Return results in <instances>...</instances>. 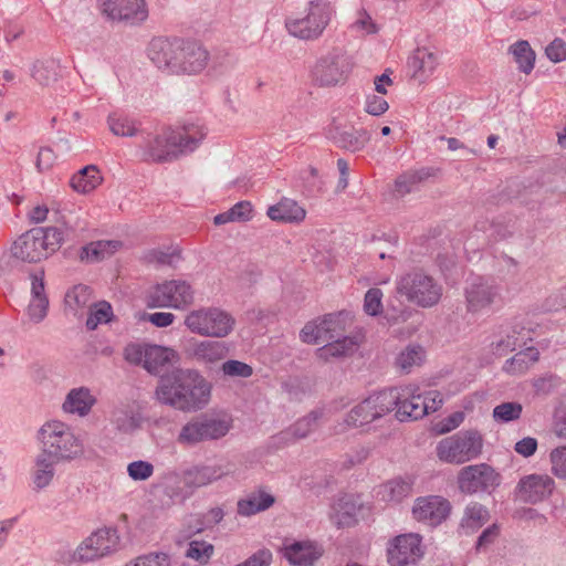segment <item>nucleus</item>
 <instances>
[{
    "label": "nucleus",
    "instance_id": "obj_1",
    "mask_svg": "<svg viewBox=\"0 0 566 566\" xmlns=\"http://www.w3.org/2000/svg\"><path fill=\"white\" fill-rule=\"evenodd\" d=\"M147 55L159 70L176 75L201 73L210 57L201 43L178 38H154L148 44Z\"/></svg>",
    "mask_w": 566,
    "mask_h": 566
},
{
    "label": "nucleus",
    "instance_id": "obj_2",
    "mask_svg": "<svg viewBox=\"0 0 566 566\" xmlns=\"http://www.w3.org/2000/svg\"><path fill=\"white\" fill-rule=\"evenodd\" d=\"M155 395L177 410L196 411L208 405L211 385L197 370L178 368L160 378Z\"/></svg>",
    "mask_w": 566,
    "mask_h": 566
},
{
    "label": "nucleus",
    "instance_id": "obj_3",
    "mask_svg": "<svg viewBox=\"0 0 566 566\" xmlns=\"http://www.w3.org/2000/svg\"><path fill=\"white\" fill-rule=\"evenodd\" d=\"M207 132L198 124L185 125L180 130H165L147 139L143 146L146 161L164 164L192 153L206 137Z\"/></svg>",
    "mask_w": 566,
    "mask_h": 566
},
{
    "label": "nucleus",
    "instance_id": "obj_4",
    "mask_svg": "<svg viewBox=\"0 0 566 566\" xmlns=\"http://www.w3.org/2000/svg\"><path fill=\"white\" fill-rule=\"evenodd\" d=\"M63 242V234L54 227L33 228L18 237L9 255L18 261L35 263L54 253Z\"/></svg>",
    "mask_w": 566,
    "mask_h": 566
},
{
    "label": "nucleus",
    "instance_id": "obj_5",
    "mask_svg": "<svg viewBox=\"0 0 566 566\" xmlns=\"http://www.w3.org/2000/svg\"><path fill=\"white\" fill-rule=\"evenodd\" d=\"M396 293L410 304L431 308L441 301L443 286L424 270L412 269L397 277Z\"/></svg>",
    "mask_w": 566,
    "mask_h": 566
},
{
    "label": "nucleus",
    "instance_id": "obj_6",
    "mask_svg": "<svg viewBox=\"0 0 566 566\" xmlns=\"http://www.w3.org/2000/svg\"><path fill=\"white\" fill-rule=\"evenodd\" d=\"M233 427V419L227 412H207L192 417L179 430L177 442L195 447L224 438Z\"/></svg>",
    "mask_w": 566,
    "mask_h": 566
},
{
    "label": "nucleus",
    "instance_id": "obj_7",
    "mask_svg": "<svg viewBox=\"0 0 566 566\" xmlns=\"http://www.w3.org/2000/svg\"><path fill=\"white\" fill-rule=\"evenodd\" d=\"M41 451L54 460L72 461L83 455L84 447L73 429L59 420L46 421L38 431Z\"/></svg>",
    "mask_w": 566,
    "mask_h": 566
},
{
    "label": "nucleus",
    "instance_id": "obj_8",
    "mask_svg": "<svg viewBox=\"0 0 566 566\" xmlns=\"http://www.w3.org/2000/svg\"><path fill=\"white\" fill-rule=\"evenodd\" d=\"M334 8L326 0L310 2L306 13L302 17H291L285 21L289 33L300 40H317L329 24Z\"/></svg>",
    "mask_w": 566,
    "mask_h": 566
},
{
    "label": "nucleus",
    "instance_id": "obj_9",
    "mask_svg": "<svg viewBox=\"0 0 566 566\" xmlns=\"http://www.w3.org/2000/svg\"><path fill=\"white\" fill-rule=\"evenodd\" d=\"M483 438L478 430H464L440 440L436 453L440 461L463 464L482 453Z\"/></svg>",
    "mask_w": 566,
    "mask_h": 566
},
{
    "label": "nucleus",
    "instance_id": "obj_10",
    "mask_svg": "<svg viewBox=\"0 0 566 566\" xmlns=\"http://www.w3.org/2000/svg\"><path fill=\"white\" fill-rule=\"evenodd\" d=\"M185 326L193 334L223 338L234 328L235 319L218 307H201L190 311L184 321Z\"/></svg>",
    "mask_w": 566,
    "mask_h": 566
},
{
    "label": "nucleus",
    "instance_id": "obj_11",
    "mask_svg": "<svg viewBox=\"0 0 566 566\" xmlns=\"http://www.w3.org/2000/svg\"><path fill=\"white\" fill-rule=\"evenodd\" d=\"M398 394L396 389H386L370 395L350 409L345 423L358 428L380 419L395 409L399 400Z\"/></svg>",
    "mask_w": 566,
    "mask_h": 566
},
{
    "label": "nucleus",
    "instance_id": "obj_12",
    "mask_svg": "<svg viewBox=\"0 0 566 566\" xmlns=\"http://www.w3.org/2000/svg\"><path fill=\"white\" fill-rule=\"evenodd\" d=\"M352 57L339 48H335L321 56L312 71L313 78L322 87L344 84L352 73Z\"/></svg>",
    "mask_w": 566,
    "mask_h": 566
},
{
    "label": "nucleus",
    "instance_id": "obj_13",
    "mask_svg": "<svg viewBox=\"0 0 566 566\" xmlns=\"http://www.w3.org/2000/svg\"><path fill=\"white\" fill-rule=\"evenodd\" d=\"M176 356L174 349L156 344L130 343L124 348L127 363L142 366L151 375H158Z\"/></svg>",
    "mask_w": 566,
    "mask_h": 566
},
{
    "label": "nucleus",
    "instance_id": "obj_14",
    "mask_svg": "<svg viewBox=\"0 0 566 566\" xmlns=\"http://www.w3.org/2000/svg\"><path fill=\"white\" fill-rule=\"evenodd\" d=\"M195 301V291L185 280H170L155 285L148 293V306L184 310Z\"/></svg>",
    "mask_w": 566,
    "mask_h": 566
},
{
    "label": "nucleus",
    "instance_id": "obj_15",
    "mask_svg": "<svg viewBox=\"0 0 566 566\" xmlns=\"http://www.w3.org/2000/svg\"><path fill=\"white\" fill-rule=\"evenodd\" d=\"M119 535L114 527H102L77 545V555L82 563H91L107 557L117 552Z\"/></svg>",
    "mask_w": 566,
    "mask_h": 566
},
{
    "label": "nucleus",
    "instance_id": "obj_16",
    "mask_svg": "<svg viewBox=\"0 0 566 566\" xmlns=\"http://www.w3.org/2000/svg\"><path fill=\"white\" fill-rule=\"evenodd\" d=\"M499 484L500 475L486 463L464 467L458 474L459 489L467 494L486 491Z\"/></svg>",
    "mask_w": 566,
    "mask_h": 566
},
{
    "label": "nucleus",
    "instance_id": "obj_17",
    "mask_svg": "<svg viewBox=\"0 0 566 566\" xmlns=\"http://www.w3.org/2000/svg\"><path fill=\"white\" fill-rule=\"evenodd\" d=\"M534 334L535 329L530 322H514L500 334L499 339L491 344L492 352L496 356H505L517 347L526 346L528 342L533 340Z\"/></svg>",
    "mask_w": 566,
    "mask_h": 566
},
{
    "label": "nucleus",
    "instance_id": "obj_18",
    "mask_svg": "<svg viewBox=\"0 0 566 566\" xmlns=\"http://www.w3.org/2000/svg\"><path fill=\"white\" fill-rule=\"evenodd\" d=\"M102 11L109 19L136 25L148 17L145 0H102Z\"/></svg>",
    "mask_w": 566,
    "mask_h": 566
},
{
    "label": "nucleus",
    "instance_id": "obj_19",
    "mask_svg": "<svg viewBox=\"0 0 566 566\" xmlns=\"http://www.w3.org/2000/svg\"><path fill=\"white\" fill-rule=\"evenodd\" d=\"M440 65L439 52L427 45L417 46L408 56L410 77L419 84L426 83Z\"/></svg>",
    "mask_w": 566,
    "mask_h": 566
},
{
    "label": "nucleus",
    "instance_id": "obj_20",
    "mask_svg": "<svg viewBox=\"0 0 566 566\" xmlns=\"http://www.w3.org/2000/svg\"><path fill=\"white\" fill-rule=\"evenodd\" d=\"M237 472L234 462L224 460L219 463L199 465L185 473V483L191 488L207 486L226 476H233Z\"/></svg>",
    "mask_w": 566,
    "mask_h": 566
},
{
    "label": "nucleus",
    "instance_id": "obj_21",
    "mask_svg": "<svg viewBox=\"0 0 566 566\" xmlns=\"http://www.w3.org/2000/svg\"><path fill=\"white\" fill-rule=\"evenodd\" d=\"M464 296L468 312L479 313L495 302L499 291L486 279L476 276L467 282Z\"/></svg>",
    "mask_w": 566,
    "mask_h": 566
},
{
    "label": "nucleus",
    "instance_id": "obj_22",
    "mask_svg": "<svg viewBox=\"0 0 566 566\" xmlns=\"http://www.w3.org/2000/svg\"><path fill=\"white\" fill-rule=\"evenodd\" d=\"M420 543L421 537L415 533L396 536L388 548L389 564L391 566H403L415 562L422 555Z\"/></svg>",
    "mask_w": 566,
    "mask_h": 566
},
{
    "label": "nucleus",
    "instance_id": "obj_23",
    "mask_svg": "<svg viewBox=\"0 0 566 566\" xmlns=\"http://www.w3.org/2000/svg\"><path fill=\"white\" fill-rule=\"evenodd\" d=\"M451 510L450 502L441 496L419 497L412 509L413 517L431 526L447 518Z\"/></svg>",
    "mask_w": 566,
    "mask_h": 566
},
{
    "label": "nucleus",
    "instance_id": "obj_24",
    "mask_svg": "<svg viewBox=\"0 0 566 566\" xmlns=\"http://www.w3.org/2000/svg\"><path fill=\"white\" fill-rule=\"evenodd\" d=\"M399 394V400L395 405L396 418L399 421L417 420L427 415L424 398L416 394L412 386L395 388Z\"/></svg>",
    "mask_w": 566,
    "mask_h": 566
},
{
    "label": "nucleus",
    "instance_id": "obj_25",
    "mask_svg": "<svg viewBox=\"0 0 566 566\" xmlns=\"http://www.w3.org/2000/svg\"><path fill=\"white\" fill-rule=\"evenodd\" d=\"M326 136L336 146L350 153L363 150L370 140V135L367 130L356 129L354 127L346 129L336 122H333L328 127Z\"/></svg>",
    "mask_w": 566,
    "mask_h": 566
},
{
    "label": "nucleus",
    "instance_id": "obj_26",
    "mask_svg": "<svg viewBox=\"0 0 566 566\" xmlns=\"http://www.w3.org/2000/svg\"><path fill=\"white\" fill-rule=\"evenodd\" d=\"M555 488L554 480L546 474H531L521 479L517 493L522 501L538 503L548 497Z\"/></svg>",
    "mask_w": 566,
    "mask_h": 566
},
{
    "label": "nucleus",
    "instance_id": "obj_27",
    "mask_svg": "<svg viewBox=\"0 0 566 566\" xmlns=\"http://www.w3.org/2000/svg\"><path fill=\"white\" fill-rule=\"evenodd\" d=\"M363 505L352 495L340 497L329 513L331 522L337 527H349L356 524Z\"/></svg>",
    "mask_w": 566,
    "mask_h": 566
},
{
    "label": "nucleus",
    "instance_id": "obj_28",
    "mask_svg": "<svg viewBox=\"0 0 566 566\" xmlns=\"http://www.w3.org/2000/svg\"><path fill=\"white\" fill-rule=\"evenodd\" d=\"M322 554V547L310 541L294 542L284 548L286 559L297 566H313Z\"/></svg>",
    "mask_w": 566,
    "mask_h": 566
},
{
    "label": "nucleus",
    "instance_id": "obj_29",
    "mask_svg": "<svg viewBox=\"0 0 566 566\" xmlns=\"http://www.w3.org/2000/svg\"><path fill=\"white\" fill-rule=\"evenodd\" d=\"M95 403L96 398L92 395L91 390L86 387H78L69 391L62 405V410L65 413L85 417Z\"/></svg>",
    "mask_w": 566,
    "mask_h": 566
},
{
    "label": "nucleus",
    "instance_id": "obj_30",
    "mask_svg": "<svg viewBox=\"0 0 566 566\" xmlns=\"http://www.w3.org/2000/svg\"><path fill=\"white\" fill-rule=\"evenodd\" d=\"M61 461L54 460L51 455L40 452L34 459V467L32 470V483L36 491L48 488L55 475V464Z\"/></svg>",
    "mask_w": 566,
    "mask_h": 566
},
{
    "label": "nucleus",
    "instance_id": "obj_31",
    "mask_svg": "<svg viewBox=\"0 0 566 566\" xmlns=\"http://www.w3.org/2000/svg\"><path fill=\"white\" fill-rule=\"evenodd\" d=\"M266 214L274 221L298 223L305 219L306 211L296 201L284 198L276 205L270 206Z\"/></svg>",
    "mask_w": 566,
    "mask_h": 566
},
{
    "label": "nucleus",
    "instance_id": "obj_32",
    "mask_svg": "<svg viewBox=\"0 0 566 566\" xmlns=\"http://www.w3.org/2000/svg\"><path fill=\"white\" fill-rule=\"evenodd\" d=\"M274 501L271 494L263 490H258L240 499L237 503V511L241 516H251L268 510L273 505Z\"/></svg>",
    "mask_w": 566,
    "mask_h": 566
},
{
    "label": "nucleus",
    "instance_id": "obj_33",
    "mask_svg": "<svg viewBox=\"0 0 566 566\" xmlns=\"http://www.w3.org/2000/svg\"><path fill=\"white\" fill-rule=\"evenodd\" d=\"M189 353L198 361L217 363L227 356L228 348L222 342L199 340L192 344Z\"/></svg>",
    "mask_w": 566,
    "mask_h": 566
},
{
    "label": "nucleus",
    "instance_id": "obj_34",
    "mask_svg": "<svg viewBox=\"0 0 566 566\" xmlns=\"http://www.w3.org/2000/svg\"><path fill=\"white\" fill-rule=\"evenodd\" d=\"M538 357L539 353L536 348L527 347L507 359L503 365V371L511 376L523 375L538 360Z\"/></svg>",
    "mask_w": 566,
    "mask_h": 566
},
{
    "label": "nucleus",
    "instance_id": "obj_35",
    "mask_svg": "<svg viewBox=\"0 0 566 566\" xmlns=\"http://www.w3.org/2000/svg\"><path fill=\"white\" fill-rule=\"evenodd\" d=\"M59 61L52 57L36 60L31 67L32 78L41 86H50L60 76Z\"/></svg>",
    "mask_w": 566,
    "mask_h": 566
},
{
    "label": "nucleus",
    "instance_id": "obj_36",
    "mask_svg": "<svg viewBox=\"0 0 566 566\" xmlns=\"http://www.w3.org/2000/svg\"><path fill=\"white\" fill-rule=\"evenodd\" d=\"M357 348V342L354 337H338L327 342L317 349V356L321 359L339 358L352 355Z\"/></svg>",
    "mask_w": 566,
    "mask_h": 566
},
{
    "label": "nucleus",
    "instance_id": "obj_37",
    "mask_svg": "<svg viewBox=\"0 0 566 566\" xmlns=\"http://www.w3.org/2000/svg\"><path fill=\"white\" fill-rule=\"evenodd\" d=\"M357 348V342L354 337H338L327 342L317 349V356L321 359L339 358L352 355Z\"/></svg>",
    "mask_w": 566,
    "mask_h": 566
},
{
    "label": "nucleus",
    "instance_id": "obj_38",
    "mask_svg": "<svg viewBox=\"0 0 566 566\" xmlns=\"http://www.w3.org/2000/svg\"><path fill=\"white\" fill-rule=\"evenodd\" d=\"M103 178L95 165H88L75 174L70 181L73 190L80 193H88L97 188Z\"/></svg>",
    "mask_w": 566,
    "mask_h": 566
},
{
    "label": "nucleus",
    "instance_id": "obj_39",
    "mask_svg": "<svg viewBox=\"0 0 566 566\" xmlns=\"http://www.w3.org/2000/svg\"><path fill=\"white\" fill-rule=\"evenodd\" d=\"M119 241H96L85 245L81 251V260L87 262H99L112 256L120 247Z\"/></svg>",
    "mask_w": 566,
    "mask_h": 566
},
{
    "label": "nucleus",
    "instance_id": "obj_40",
    "mask_svg": "<svg viewBox=\"0 0 566 566\" xmlns=\"http://www.w3.org/2000/svg\"><path fill=\"white\" fill-rule=\"evenodd\" d=\"M432 176V169L423 168L420 170L408 171L399 176L395 181V192L403 197L413 191L419 184Z\"/></svg>",
    "mask_w": 566,
    "mask_h": 566
},
{
    "label": "nucleus",
    "instance_id": "obj_41",
    "mask_svg": "<svg viewBox=\"0 0 566 566\" xmlns=\"http://www.w3.org/2000/svg\"><path fill=\"white\" fill-rule=\"evenodd\" d=\"M301 339L307 344H326L329 342L326 315L306 323L301 331Z\"/></svg>",
    "mask_w": 566,
    "mask_h": 566
},
{
    "label": "nucleus",
    "instance_id": "obj_42",
    "mask_svg": "<svg viewBox=\"0 0 566 566\" xmlns=\"http://www.w3.org/2000/svg\"><path fill=\"white\" fill-rule=\"evenodd\" d=\"M322 416L323 412L321 410H313L305 417L298 419L283 434L291 436L295 440L304 439L318 427V421Z\"/></svg>",
    "mask_w": 566,
    "mask_h": 566
},
{
    "label": "nucleus",
    "instance_id": "obj_43",
    "mask_svg": "<svg viewBox=\"0 0 566 566\" xmlns=\"http://www.w3.org/2000/svg\"><path fill=\"white\" fill-rule=\"evenodd\" d=\"M411 485V481L396 478L381 485L379 493L384 501L399 502L410 494Z\"/></svg>",
    "mask_w": 566,
    "mask_h": 566
},
{
    "label": "nucleus",
    "instance_id": "obj_44",
    "mask_svg": "<svg viewBox=\"0 0 566 566\" xmlns=\"http://www.w3.org/2000/svg\"><path fill=\"white\" fill-rule=\"evenodd\" d=\"M92 300L91 289L78 284L71 289L65 295V306L73 315H78L80 311L88 306Z\"/></svg>",
    "mask_w": 566,
    "mask_h": 566
},
{
    "label": "nucleus",
    "instance_id": "obj_45",
    "mask_svg": "<svg viewBox=\"0 0 566 566\" xmlns=\"http://www.w3.org/2000/svg\"><path fill=\"white\" fill-rule=\"evenodd\" d=\"M510 52L513 54L520 71L530 74L534 69L535 52L527 41L521 40L511 45Z\"/></svg>",
    "mask_w": 566,
    "mask_h": 566
},
{
    "label": "nucleus",
    "instance_id": "obj_46",
    "mask_svg": "<svg viewBox=\"0 0 566 566\" xmlns=\"http://www.w3.org/2000/svg\"><path fill=\"white\" fill-rule=\"evenodd\" d=\"M423 358L424 350L421 346L409 345L397 356L396 366L400 371L409 374L413 367L421 365Z\"/></svg>",
    "mask_w": 566,
    "mask_h": 566
},
{
    "label": "nucleus",
    "instance_id": "obj_47",
    "mask_svg": "<svg viewBox=\"0 0 566 566\" xmlns=\"http://www.w3.org/2000/svg\"><path fill=\"white\" fill-rule=\"evenodd\" d=\"M328 336L333 340L338 337H345L347 328L352 325V315L349 312H338L326 314Z\"/></svg>",
    "mask_w": 566,
    "mask_h": 566
},
{
    "label": "nucleus",
    "instance_id": "obj_48",
    "mask_svg": "<svg viewBox=\"0 0 566 566\" xmlns=\"http://www.w3.org/2000/svg\"><path fill=\"white\" fill-rule=\"evenodd\" d=\"M523 406L517 401L502 402L493 408L492 418L495 422L506 423L520 419Z\"/></svg>",
    "mask_w": 566,
    "mask_h": 566
},
{
    "label": "nucleus",
    "instance_id": "obj_49",
    "mask_svg": "<svg viewBox=\"0 0 566 566\" xmlns=\"http://www.w3.org/2000/svg\"><path fill=\"white\" fill-rule=\"evenodd\" d=\"M489 520L488 510L479 503H471L465 510L462 526L471 530L481 527Z\"/></svg>",
    "mask_w": 566,
    "mask_h": 566
},
{
    "label": "nucleus",
    "instance_id": "obj_50",
    "mask_svg": "<svg viewBox=\"0 0 566 566\" xmlns=\"http://www.w3.org/2000/svg\"><path fill=\"white\" fill-rule=\"evenodd\" d=\"M112 315V306L107 302L103 301L94 305H90V315L86 319V327L94 331L99 324L109 322Z\"/></svg>",
    "mask_w": 566,
    "mask_h": 566
},
{
    "label": "nucleus",
    "instance_id": "obj_51",
    "mask_svg": "<svg viewBox=\"0 0 566 566\" xmlns=\"http://www.w3.org/2000/svg\"><path fill=\"white\" fill-rule=\"evenodd\" d=\"M214 553L212 544L205 541H191L186 551V556L201 565L208 564Z\"/></svg>",
    "mask_w": 566,
    "mask_h": 566
},
{
    "label": "nucleus",
    "instance_id": "obj_52",
    "mask_svg": "<svg viewBox=\"0 0 566 566\" xmlns=\"http://www.w3.org/2000/svg\"><path fill=\"white\" fill-rule=\"evenodd\" d=\"M350 29L360 34V35H369L378 32V27L374 22L371 15L365 10H358L350 23Z\"/></svg>",
    "mask_w": 566,
    "mask_h": 566
},
{
    "label": "nucleus",
    "instance_id": "obj_53",
    "mask_svg": "<svg viewBox=\"0 0 566 566\" xmlns=\"http://www.w3.org/2000/svg\"><path fill=\"white\" fill-rule=\"evenodd\" d=\"M112 423L120 432H130L137 427V421L133 413L127 409H116L112 413Z\"/></svg>",
    "mask_w": 566,
    "mask_h": 566
},
{
    "label": "nucleus",
    "instance_id": "obj_54",
    "mask_svg": "<svg viewBox=\"0 0 566 566\" xmlns=\"http://www.w3.org/2000/svg\"><path fill=\"white\" fill-rule=\"evenodd\" d=\"M221 370L228 377L249 378L253 375V368L240 360L230 359L222 364Z\"/></svg>",
    "mask_w": 566,
    "mask_h": 566
},
{
    "label": "nucleus",
    "instance_id": "obj_55",
    "mask_svg": "<svg viewBox=\"0 0 566 566\" xmlns=\"http://www.w3.org/2000/svg\"><path fill=\"white\" fill-rule=\"evenodd\" d=\"M170 558L166 553H149L138 556L124 566H169Z\"/></svg>",
    "mask_w": 566,
    "mask_h": 566
},
{
    "label": "nucleus",
    "instance_id": "obj_56",
    "mask_svg": "<svg viewBox=\"0 0 566 566\" xmlns=\"http://www.w3.org/2000/svg\"><path fill=\"white\" fill-rule=\"evenodd\" d=\"M108 126L111 132L116 136H134L137 132L135 124L126 117L111 115L108 117Z\"/></svg>",
    "mask_w": 566,
    "mask_h": 566
},
{
    "label": "nucleus",
    "instance_id": "obj_57",
    "mask_svg": "<svg viewBox=\"0 0 566 566\" xmlns=\"http://www.w3.org/2000/svg\"><path fill=\"white\" fill-rule=\"evenodd\" d=\"M364 311L370 316H377L382 312V292L374 287L366 292L364 298Z\"/></svg>",
    "mask_w": 566,
    "mask_h": 566
},
{
    "label": "nucleus",
    "instance_id": "obj_58",
    "mask_svg": "<svg viewBox=\"0 0 566 566\" xmlns=\"http://www.w3.org/2000/svg\"><path fill=\"white\" fill-rule=\"evenodd\" d=\"M154 473V465L148 461H133L127 465V474L134 481H146Z\"/></svg>",
    "mask_w": 566,
    "mask_h": 566
},
{
    "label": "nucleus",
    "instance_id": "obj_59",
    "mask_svg": "<svg viewBox=\"0 0 566 566\" xmlns=\"http://www.w3.org/2000/svg\"><path fill=\"white\" fill-rule=\"evenodd\" d=\"M549 460L552 472L558 479L566 480V446L553 449L549 453Z\"/></svg>",
    "mask_w": 566,
    "mask_h": 566
},
{
    "label": "nucleus",
    "instance_id": "obj_60",
    "mask_svg": "<svg viewBox=\"0 0 566 566\" xmlns=\"http://www.w3.org/2000/svg\"><path fill=\"white\" fill-rule=\"evenodd\" d=\"M389 109L388 102L384 96L367 94L364 102V111L371 116H381Z\"/></svg>",
    "mask_w": 566,
    "mask_h": 566
},
{
    "label": "nucleus",
    "instance_id": "obj_61",
    "mask_svg": "<svg viewBox=\"0 0 566 566\" xmlns=\"http://www.w3.org/2000/svg\"><path fill=\"white\" fill-rule=\"evenodd\" d=\"M548 190L542 185H530L522 193V200L526 205H541L547 198Z\"/></svg>",
    "mask_w": 566,
    "mask_h": 566
},
{
    "label": "nucleus",
    "instance_id": "obj_62",
    "mask_svg": "<svg viewBox=\"0 0 566 566\" xmlns=\"http://www.w3.org/2000/svg\"><path fill=\"white\" fill-rule=\"evenodd\" d=\"M49 300L48 297L32 298L28 307V315L34 323H40L48 314Z\"/></svg>",
    "mask_w": 566,
    "mask_h": 566
},
{
    "label": "nucleus",
    "instance_id": "obj_63",
    "mask_svg": "<svg viewBox=\"0 0 566 566\" xmlns=\"http://www.w3.org/2000/svg\"><path fill=\"white\" fill-rule=\"evenodd\" d=\"M546 56L554 63L566 59V42L559 38L554 39L545 49Z\"/></svg>",
    "mask_w": 566,
    "mask_h": 566
},
{
    "label": "nucleus",
    "instance_id": "obj_64",
    "mask_svg": "<svg viewBox=\"0 0 566 566\" xmlns=\"http://www.w3.org/2000/svg\"><path fill=\"white\" fill-rule=\"evenodd\" d=\"M272 559V552L268 548H262L256 551L248 559L238 564L237 566H270Z\"/></svg>",
    "mask_w": 566,
    "mask_h": 566
}]
</instances>
